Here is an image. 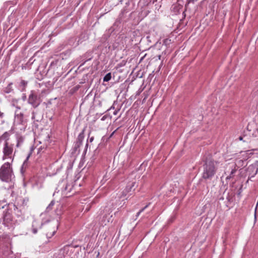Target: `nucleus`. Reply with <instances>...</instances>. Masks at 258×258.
I'll use <instances>...</instances> for the list:
<instances>
[{
    "label": "nucleus",
    "mask_w": 258,
    "mask_h": 258,
    "mask_svg": "<svg viewBox=\"0 0 258 258\" xmlns=\"http://www.w3.org/2000/svg\"><path fill=\"white\" fill-rule=\"evenodd\" d=\"M242 185H241L240 188H239V189L237 192V195L238 196H240L241 193L242 192Z\"/></svg>",
    "instance_id": "obj_35"
},
{
    "label": "nucleus",
    "mask_w": 258,
    "mask_h": 258,
    "mask_svg": "<svg viewBox=\"0 0 258 258\" xmlns=\"http://www.w3.org/2000/svg\"><path fill=\"white\" fill-rule=\"evenodd\" d=\"M14 144L10 142L4 143L3 149V160H5L7 158H11L14 151Z\"/></svg>",
    "instance_id": "obj_7"
},
{
    "label": "nucleus",
    "mask_w": 258,
    "mask_h": 258,
    "mask_svg": "<svg viewBox=\"0 0 258 258\" xmlns=\"http://www.w3.org/2000/svg\"><path fill=\"white\" fill-rule=\"evenodd\" d=\"M258 205V201H257V205Z\"/></svg>",
    "instance_id": "obj_45"
},
{
    "label": "nucleus",
    "mask_w": 258,
    "mask_h": 258,
    "mask_svg": "<svg viewBox=\"0 0 258 258\" xmlns=\"http://www.w3.org/2000/svg\"><path fill=\"white\" fill-rule=\"evenodd\" d=\"M80 88V86L78 85L75 86L74 87H73V88H72L70 90V92L72 93H74L75 92L77 91Z\"/></svg>",
    "instance_id": "obj_32"
},
{
    "label": "nucleus",
    "mask_w": 258,
    "mask_h": 258,
    "mask_svg": "<svg viewBox=\"0 0 258 258\" xmlns=\"http://www.w3.org/2000/svg\"><path fill=\"white\" fill-rule=\"evenodd\" d=\"M15 121L18 124H23L24 121V114L23 112L16 110L15 111Z\"/></svg>",
    "instance_id": "obj_11"
},
{
    "label": "nucleus",
    "mask_w": 258,
    "mask_h": 258,
    "mask_svg": "<svg viewBox=\"0 0 258 258\" xmlns=\"http://www.w3.org/2000/svg\"><path fill=\"white\" fill-rule=\"evenodd\" d=\"M55 203V202L54 200L51 201L50 203L47 207V208L46 209V211L47 212H49L50 211H51L53 207L54 206Z\"/></svg>",
    "instance_id": "obj_27"
},
{
    "label": "nucleus",
    "mask_w": 258,
    "mask_h": 258,
    "mask_svg": "<svg viewBox=\"0 0 258 258\" xmlns=\"http://www.w3.org/2000/svg\"><path fill=\"white\" fill-rule=\"evenodd\" d=\"M93 140H94V137H92L90 138L89 139V140H87V143L86 144V146H85V150H84V152L86 153V151L87 150V148L88 147V141H89V142L91 143V142H92L93 141Z\"/></svg>",
    "instance_id": "obj_33"
},
{
    "label": "nucleus",
    "mask_w": 258,
    "mask_h": 258,
    "mask_svg": "<svg viewBox=\"0 0 258 258\" xmlns=\"http://www.w3.org/2000/svg\"><path fill=\"white\" fill-rule=\"evenodd\" d=\"M234 200L235 193L232 191L226 192V190L219 198V204L224 205L228 209L230 208V205L234 203Z\"/></svg>",
    "instance_id": "obj_5"
},
{
    "label": "nucleus",
    "mask_w": 258,
    "mask_h": 258,
    "mask_svg": "<svg viewBox=\"0 0 258 258\" xmlns=\"http://www.w3.org/2000/svg\"><path fill=\"white\" fill-rule=\"evenodd\" d=\"M43 228L44 233L47 238H50L56 232L57 225L51 223H39L35 220L32 223V232L33 234L37 233L38 228Z\"/></svg>",
    "instance_id": "obj_2"
},
{
    "label": "nucleus",
    "mask_w": 258,
    "mask_h": 258,
    "mask_svg": "<svg viewBox=\"0 0 258 258\" xmlns=\"http://www.w3.org/2000/svg\"><path fill=\"white\" fill-rule=\"evenodd\" d=\"M258 151V149L256 148V149H253L248 150L246 151L247 152V154L248 155V156H249V158H250L253 155V151Z\"/></svg>",
    "instance_id": "obj_29"
},
{
    "label": "nucleus",
    "mask_w": 258,
    "mask_h": 258,
    "mask_svg": "<svg viewBox=\"0 0 258 258\" xmlns=\"http://www.w3.org/2000/svg\"><path fill=\"white\" fill-rule=\"evenodd\" d=\"M14 177L12 165L9 162H6L0 168V179L6 182H10Z\"/></svg>",
    "instance_id": "obj_3"
},
{
    "label": "nucleus",
    "mask_w": 258,
    "mask_h": 258,
    "mask_svg": "<svg viewBox=\"0 0 258 258\" xmlns=\"http://www.w3.org/2000/svg\"><path fill=\"white\" fill-rule=\"evenodd\" d=\"M34 148L33 146H31L29 152L28 154L26 159L24 160V161L21 166V171L22 173L24 172L26 170V168L28 167V166H29L28 160H29V158L30 157V156H31V155L34 151Z\"/></svg>",
    "instance_id": "obj_12"
},
{
    "label": "nucleus",
    "mask_w": 258,
    "mask_h": 258,
    "mask_svg": "<svg viewBox=\"0 0 258 258\" xmlns=\"http://www.w3.org/2000/svg\"><path fill=\"white\" fill-rule=\"evenodd\" d=\"M55 213L56 215L60 216L62 213V206L60 204H58L57 206L56 209L55 210Z\"/></svg>",
    "instance_id": "obj_20"
},
{
    "label": "nucleus",
    "mask_w": 258,
    "mask_h": 258,
    "mask_svg": "<svg viewBox=\"0 0 258 258\" xmlns=\"http://www.w3.org/2000/svg\"><path fill=\"white\" fill-rule=\"evenodd\" d=\"M13 83H10L4 89V92L9 94L13 91L12 88Z\"/></svg>",
    "instance_id": "obj_21"
},
{
    "label": "nucleus",
    "mask_w": 258,
    "mask_h": 258,
    "mask_svg": "<svg viewBox=\"0 0 258 258\" xmlns=\"http://www.w3.org/2000/svg\"><path fill=\"white\" fill-rule=\"evenodd\" d=\"M26 69V67L25 66H22V69Z\"/></svg>",
    "instance_id": "obj_42"
},
{
    "label": "nucleus",
    "mask_w": 258,
    "mask_h": 258,
    "mask_svg": "<svg viewBox=\"0 0 258 258\" xmlns=\"http://www.w3.org/2000/svg\"><path fill=\"white\" fill-rule=\"evenodd\" d=\"M86 127L87 126L84 127L82 132L79 134L77 138L76 141L82 144L83 141L85 138V132L86 131Z\"/></svg>",
    "instance_id": "obj_17"
},
{
    "label": "nucleus",
    "mask_w": 258,
    "mask_h": 258,
    "mask_svg": "<svg viewBox=\"0 0 258 258\" xmlns=\"http://www.w3.org/2000/svg\"><path fill=\"white\" fill-rule=\"evenodd\" d=\"M17 144L16 147L20 148L24 141V137L21 135H17L16 136Z\"/></svg>",
    "instance_id": "obj_16"
},
{
    "label": "nucleus",
    "mask_w": 258,
    "mask_h": 258,
    "mask_svg": "<svg viewBox=\"0 0 258 258\" xmlns=\"http://www.w3.org/2000/svg\"><path fill=\"white\" fill-rule=\"evenodd\" d=\"M150 76H153V75H152V74H150L149 75V77H150Z\"/></svg>",
    "instance_id": "obj_43"
},
{
    "label": "nucleus",
    "mask_w": 258,
    "mask_h": 258,
    "mask_svg": "<svg viewBox=\"0 0 258 258\" xmlns=\"http://www.w3.org/2000/svg\"><path fill=\"white\" fill-rule=\"evenodd\" d=\"M34 118H35V116L34 115L32 116V118L34 119Z\"/></svg>",
    "instance_id": "obj_44"
},
{
    "label": "nucleus",
    "mask_w": 258,
    "mask_h": 258,
    "mask_svg": "<svg viewBox=\"0 0 258 258\" xmlns=\"http://www.w3.org/2000/svg\"><path fill=\"white\" fill-rule=\"evenodd\" d=\"M22 99L23 100H25L26 99V95L25 94H23L22 96Z\"/></svg>",
    "instance_id": "obj_38"
},
{
    "label": "nucleus",
    "mask_w": 258,
    "mask_h": 258,
    "mask_svg": "<svg viewBox=\"0 0 258 258\" xmlns=\"http://www.w3.org/2000/svg\"><path fill=\"white\" fill-rule=\"evenodd\" d=\"M170 43H171V40L168 38L165 39L163 40V44H164L166 46H168V45H169L170 44Z\"/></svg>",
    "instance_id": "obj_34"
},
{
    "label": "nucleus",
    "mask_w": 258,
    "mask_h": 258,
    "mask_svg": "<svg viewBox=\"0 0 258 258\" xmlns=\"http://www.w3.org/2000/svg\"><path fill=\"white\" fill-rule=\"evenodd\" d=\"M12 105L16 107V110H20L21 109V107L18 106V105H17V106H15V104L14 103H13Z\"/></svg>",
    "instance_id": "obj_37"
},
{
    "label": "nucleus",
    "mask_w": 258,
    "mask_h": 258,
    "mask_svg": "<svg viewBox=\"0 0 258 258\" xmlns=\"http://www.w3.org/2000/svg\"><path fill=\"white\" fill-rule=\"evenodd\" d=\"M197 0H189L186 4L185 5V9L183 13H184L185 11H189L191 12L193 10H195L196 9L195 2Z\"/></svg>",
    "instance_id": "obj_13"
},
{
    "label": "nucleus",
    "mask_w": 258,
    "mask_h": 258,
    "mask_svg": "<svg viewBox=\"0 0 258 258\" xmlns=\"http://www.w3.org/2000/svg\"><path fill=\"white\" fill-rule=\"evenodd\" d=\"M17 201V206L14 204L13 205V207L14 208V209L15 210L16 209H18V208L17 206H19L20 208L23 207L24 208L25 207L27 206V203L28 202L29 199L28 198H23L22 197H19L16 199Z\"/></svg>",
    "instance_id": "obj_10"
},
{
    "label": "nucleus",
    "mask_w": 258,
    "mask_h": 258,
    "mask_svg": "<svg viewBox=\"0 0 258 258\" xmlns=\"http://www.w3.org/2000/svg\"><path fill=\"white\" fill-rule=\"evenodd\" d=\"M82 143L76 141L74 143V146L73 148V152L76 153L77 151L79 150L80 146L82 145Z\"/></svg>",
    "instance_id": "obj_23"
},
{
    "label": "nucleus",
    "mask_w": 258,
    "mask_h": 258,
    "mask_svg": "<svg viewBox=\"0 0 258 258\" xmlns=\"http://www.w3.org/2000/svg\"><path fill=\"white\" fill-rule=\"evenodd\" d=\"M244 162H245V161L242 158L241 159V158L236 159L235 160V164L234 165V166L236 167L237 165L242 166H243Z\"/></svg>",
    "instance_id": "obj_25"
},
{
    "label": "nucleus",
    "mask_w": 258,
    "mask_h": 258,
    "mask_svg": "<svg viewBox=\"0 0 258 258\" xmlns=\"http://www.w3.org/2000/svg\"><path fill=\"white\" fill-rule=\"evenodd\" d=\"M137 186L138 184L135 180L128 182L125 189L122 192V196L125 197L128 193L135 191Z\"/></svg>",
    "instance_id": "obj_9"
},
{
    "label": "nucleus",
    "mask_w": 258,
    "mask_h": 258,
    "mask_svg": "<svg viewBox=\"0 0 258 258\" xmlns=\"http://www.w3.org/2000/svg\"><path fill=\"white\" fill-rule=\"evenodd\" d=\"M247 130L249 132H250L251 130L249 129V125L248 124L247 126Z\"/></svg>",
    "instance_id": "obj_41"
},
{
    "label": "nucleus",
    "mask_w": 258,
    "mask_h": 258,
    "mask_svg": "<svg viewBox=\"0 0 258 258\" xmlns=\"http://www.w3.org/2000/svg\"><path fill=\"white\" fill-rule=\"evenodd\" d=\"M238 140L239 141H243L244 142H247L249 141V138L245 134V132H244L243 134L239 137Z\"/></svg>",
    "instance_id": "obj_24"
},
{
    "label": "nucleus",
    "mask_w": 258,
    "mask_h": 258,
    "mask_svg": "<svg viewBox=\"0 0 258 258\" xmlns=\"http://www.w3.org/2000/svg\"><path fill=\"white\" fill-rule=\"evenodd\" d=\"M147 55V54H145L144 56H143L142 57H141V58L140 59V61L141 62V61L143 60V59Z\"/></svg>",
    "instance_id": "obj_40"
},
{
    "label": "nucleus",
    "mask_w": 258,
    "mask_h": 258,
    "mask_svg": "<svg viewBox=\"0 0 258 258\" xmlns=\"http://www.w3.org/2000/svg\"><path fill=\"white\" fill-rule=\"evenodd\" d=\"M111 79V73H107L103 78L104 82H108Z\"/></svg>",
    "instance_id": "obj_28"
},
{
    "label": "nucleus",
    "mask_w": 258,
    "mask_h": 258,
    "mask_svg": "<svg viewBox=\"0 0 258 258\" xmlns=\"http://www.w3.org/2000/svg\"><path fill=\"white\" fill-rule=\"evenodd\" d=\"M126 63V60H122L120 62H119V63H118L117 64L116 68H119L122 67L124 66Z\"/></svg>",
    "instance_id": "obj_31"
},
{
    "label": "nucleus",
    "mask_w": 258,
    "mask_h": 258,
    "mask_svg": "<svg viewBox=\"0 0 258 258\" xmlns=\"http://www.w3.org/2000/svg\"><path fill=\"white\" fill-rule=\"evenodd\" d=\"M92 52H87L86 53H85L84 55H83V60L84 62L83 63L81 64L82 65H83L86 61H89V60H90L92 59V58H93V56H92Z\"/></svg>",
    "instance_id": "obj_18"
},
{
    "label": "nucleus",
    "mask_w": 258,
    "mask_h": 258,
    "mask_svg": "<svg viewBox=\"0 0 258 258\" xmlns=\"http://www.w3.org/2000/svg\"><path fill=\"white\" fill-rule=\"evenodd\" d=\"M111 217L112 216H110L109 213L104 214L102 217L100 218L99 223L102 226L106 225L109 222Z\"/></svg>",
    "instance_id": "obj_14"
},
{
    "label": "nucleus",
    "mask_w": 258,
    "mask_h": 258,
    "mask_svg": "<svg viewBox=\"0 0 258 258\" xmlns=\"http://www.w3.org/2000/svg\"><path fill=\"white\" fill-rule=\"evenodd\" d=\"M237 168L236 167V166H234V168H232L230 174L226 177V180H229L231 178H233L235 176V174L236 172L237 171Z\"/></svg>",
    "instance_id": "obj_19"
},
{
    "label": "nucleus",
    "mask_w": 258,
    "mask_h": 258,
    "mask_svg": "<svg viewBox=\"0 0 258 258\" xmlns=\"http://www.w3.org/2000/svg\"><path fill=\"white\" fill-rule=\"evenodd\" d=\"M68 183H66L65 184V186L63 187V189H62V191H67L68 190Z\"/></svg>",
    "instance_id": "obj_36"
},
{
    "label": "nucleus",
    "mask_w": 258,
    "mask_h": 258,
    "mask_svg": "<svg viewBox=\"0 0 258 258\" xmlns=\"http://www.w3.org/2000/svg\"><path fill=\"white\" fill-rule=\"evenodd\" d=\"M157 57H158V58L156 59V60H160L161 59V55L159 54V55H157Z\"/></svg>",
    "instance_id": "obj_39"
},
{
    "label": "nucleus",
    "mask_w": 258,
    "mask_h": 258,
    "mask_svg": "<svg viewBox=\"0 0 258 258\" xmlns=\"http://www.w3.org/2000/svg\"><path fill=\"white\" fill-rule=\"evenodd\" d=\"M150 203H149L148 204H147L146 206H145L144 208L141 209L137 213L136 215V217H138L139 216L140 214L145 211V210L150 205Z\"/></svg>",
    "instance_id": "obj_30"
},
{
    "label": "nucleus",
    "mask_w": 258,
    "mask_h": 258,
    "mask_svg": "<svg viewBox=\"0 0 258 258\" xmlns=\"http://www.w3.org/2000/svg\"><path fill=\"white\" fill-rule=\"evenodd\" d=\"M28 82L23 80H22L20 83L19 87L21 88V90L22 91H24L26 89V87L27 85Z\"/></svg>",
    "instance_id": "obj_22"
},
{
    "label": "nucleus",
    "mask_w": 258,
    "mask_h": 258,
    "mask_svg": "<svg viewBox=\"0 0 258 258\" xmlns=\"http://www.w3.org/2000/svg\"><path fill=\"white\" fill-rule=\"evenodd\" d=\"M258 172V161H255L253 163L249 165L246 169V174L248 175V180L251 179V178L254 177Z\"/></svg>",
    "instance_id": "obj_8"
},
{
    "label": "nucleus",
    "mask_w": 258,
    "mask_h": 258,
    "mask_svg": "<svg viewBox=\"0 0 258 258\" xmlns=\"http://www.w3.org/2000/svg\"><path fill=\"white\" fill-rule=\"evenodd\" d=\"M10 206L9 204V207ZM17 223V220L12 215V209L7 208L3 212L2 216V224L8 229H13Z\"/></svg>",
    "instance_id": "obj_4"
},
{
    "label": "nucleus",
    "mask_w": 258,
    "mask_h": 258,
    "mask_svg": "<svg viewBox=\"0 0 258 258\" xmlns=\"http://www.w3.org/2000/svg\"><path fill=\"white\" fill-rule=\"evenodd\" d=\"M240 155L241 156V158L243 159L245 161L248 160L249 158V156L247 154V152L246 151H241L240 152Z\"/></svg>",
    "instance_id": "obj_26"
},
{
    "label": "nucleus",
    "mask_w": 258,
    "mask_h": 258,
    "mask_svg": "<svg viewBox=\"0 0 258 258\" xmlns=\"http://www.w3.org/2000/svg\"><path fill=\"white\" fill-rule=\"evenodd\" d=\"M42 100L37 93L34 90H31L28 98V103L33 108H37L41 104Z\"/></svg>",
    "instance_id": "obj_6"
},
{
    "label": "nucleus",
    "mask_w": 258,
    "mask_h": 258,
    "mask_svg": "<svg viewBox=\"0 0 258 258\" xmlns=\"http://www.w3.org/2000/svg\"><path fill=\"white\" fill-rule=\"evenodd\" d=\"M203 171L202 178L206 180H211L216 175L219 162L213 158L209 153H206L202 158Z\"/></svg>",
    "instance_id": "obj_1"
},
{
    "label": "nucleus",
    "mask_w": 258,
    "mask_h": 258,
    "mask_svg": "<svg viewBox=\"0 0 258 258\" xmlns=\"http://www.w3.org/2000/svg\"><path fill=\"white\" fill-rule=\"evenodd\" d=\"M182 8V6L181 5L176 3L172 5L171 7V11L175 15H177L180 13V10Z\"/></svg>",
    "instance_id": "obj_15"
}]
</instances>
